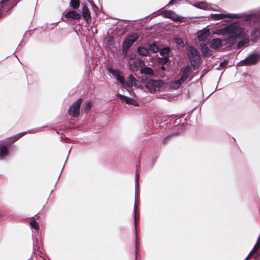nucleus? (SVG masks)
I'll use <instances>...</instances> for the list:
<instances>
[{"label":"nucleus","instance_id":"10","mask_svg":"<svg viewBox=\"0 0 260 260\" xmlns=\"http://www.w3.org/2000/svg\"><path fill=\"white\" fill-rule=\"evenodd\" d=\"M164 82L161 80L150 79L148 82V86H154L156 89H158L164 85Z\"/></svg>","mask_w":260,"mask_h":260},{"label":"nucleus","instance_id":"36","mask_svg":"<svg viewBox=\"0 0 260 260\" xmlns=\"http://www.w3.org/2000/svg\"><path fill=\"white\" fill-rule=\"evenodd\" d=\"M256 252H252V250L251 251V252H250V253L248 254V255L247 256L245 260H248L254 254H255Z\"/></svg>","mask_w":260,"mask_h":260},{"label":"nucleus","instance_id":"8","mask_svg":"<svg viewBox=\"0 0 260 260\" xmlns=\"http://www.w3.org/2000/svg\"><path fill=\"white\" fill-rule=\"evenodd\" d=\"M162 15L165 18L171 19L175 22H178L180 20V18L178 16H177L174 12L172 11H164L162 12Z\"/></svg>","mask_w":260,"mask_h":260},{"label":"nucleus","instance_id":"35","mask_svg":"<svg viewBox=\"0 0 260 260\" xmlns=\"http://www.w3.org/2000/svg\"><path fill=\"white\" fill-rule=\"evenodd\" d=\"M175 42H176V43L177 44H178V45H181H181H183V40H182L181 39H180V38H177V39H176V41H175Z\"/></svg>","mask_w":260,"mask_h":260},{"label":"nucleus","instance_id":"41","mask_svg":"<svg viewBox=\"0 0 260 260\" xmlns=\"http://www.w3.org/2000/svg\"><path fill=\"white\" fill-rule=\"evenodd\" d=\"M3 8V7H2V6H0V18L2 17L3 15H2V9Z\"/></svg>","mask_w":260,"mask_h":260},{"label":"nucleus","instance_id":"14","mask_svg":"<svg viewBox=\"0 0 260 260\" xmlns=\"http://www.w3.org/2000/svg\"><path fill=\"white\" fill-rule=\"evenodd\" d=\"M201 45L202 47V53L204 56H209L212 54V51L206 46L205 44H203L202 43Z\"/></svg>","mask_w":260,"mask_h":260},{"label":"nucleus","instance_id":"42","mask_svg":"<svg viewBox=\"0 0 260 260\" xmlns=\"http://www.w3.org/2000/svg\"><path fill=\"white\" fill-rule=\"evenodd\" d=\"M175 3V0H171L169 2V4L173 5Z\"/></svg>","mask_w":260,"mask_h":260},{"label":"nucleus","instance_id":"33","mask_svg":"<svg viewBox=\"0 0 260 260\" xmlns=\"http://www.w3.org/2000/svg\"><path fill=\"white\" fill-rule=\"evenodd\" d=\"M246 43V42L245 41V40L240 41L237 44V47L238 48H242L245 44Z\"/></svg>","mask_w":260,"mask_h":260},{"label":"nucleus","instance_id":"5","mask_svg":"<svg viewBox=\"0 0 260 260\" xmlns=\"http://www.w3.org/2000/svg\"><path fill=\"white\" fill-rule=\"evenodd\" d=\"M260 59V55L257 54H252L245 59L241 61L239 66H249L256 64Z\"/></svg>","mask_w":260,"mask_h":260},{"label":"nucleus","instance_id":"37","mask_svg":"<svg viewBox=\"0 0 260 260\" xmlns=\"http://www.w3.org/2000/svg\"><path fill=\"white\" fill-rule=\"evenodd\" d=\"M227 64H228L227 62L223 61L220 63V66L223 67H225L226 66H227Z\"/></svg>","mask_w":260,"mask_h":260},{"label":"nucleus","instance_id":"2","mask_svg":"<svg viewBox=\"0 0 260 260\" xmlns=\"http://www.w3.org/2000/svg\"><path fill=\"white\" fill-rule=\"evenodd\" d=\"M225 31L229 35L230 38H241L244 34V30L242 27L232 25L225 27Z\"/></svg>","mask_w":260,"mask_h":260},{"label":"nucleus","instance_id":"39","mask_svg":"<svg viewBox=\"0 0 260 260\" xmlns=\"http://www.w3.org/2000/svg\"><path fill=\"white\" fill-rule=\"evenodd\" d=\"M135 229L137 228V217H136V212L135 211Z\"/></svg>","mask_w":260,"mask_h":260},{"label":"nucleus","instance_id":"16","mask_svg":"<svg viewBox=\"0 0 260 260\" xmlns=\"http://www.w3.org/2000/svg\"><path fill=\"white\" fill-rule=\"evenodd\" d=\"M141 73L151 76L154 74V72L151 68L149 67H145L141 70Z\"/></svg>","mask_w":260,"mask_h":260},{"label":"nucleus","instance_id":"28","mask_svg":"<svg viewBox=\"0 0 260 260\" xmlns=\"http://www.w3.org/2000/svg\"><path fill=\"white\" fill-rule=\"evenodd\" d=\"M175 135L176 134L170 135L166 137L165 138H164L162 141V144L164 145L166 144L168 142V141Z\"/></svg>","mask_w":260,"mask_h":260},{"label":"nucleus","instance_id":"18","mask_svg":"<svg viewBox=\"0 0 260 260\" xmlns=\"http://www.w3.org/2000/svg\"><path fill=\"white\" fill-rule=\"evenodd\" d=\"M26 132H23L21 133H19L14 137H12L9 139V140L10 141V143H14L15 141L18 140L19 139H20L21 137L24 136L25 134H26Z\"/></svg>","mask_w":260,"mask_h":260},{"label":"nucleus","instance_id":"12","mask_svg":"<svg viewBox=\"0 0 260 260\" xmlns=\"http://www.w3.org/2000/svg\"><path fill=\"white\" fill-rule=\"evenodd\" d=\"M117 96L119 97V98L122 101H124L127 104L129 105H137L136 103L137 102L131 99L127 98L124 95H122L120 94H118Z\"/></svg>","mask_w":260,"mask_h":260},{"label":"nucleus","instance_id":"44","mask_svg":"<svg viewBox=\"0 0 260 260\" xmlns=\"http://www.w3.org/2000/svg\"><path fill=\"white\" fill-rule=\"evenodd\" d=\"M161 69L163 71H165L166 70V68L164 66H161Z\"/></svg>","mask_w":260,"mask_h":260},{"label":"nucleus","instance_id":"40","mask_svg":"<svg viewBox=\"0 0 260 260\" xmlns=\"http://www.w3.org/2000/svg\"><path fill=\"white\" fill-rule=\"evenodd\" d=\"M93 10L95 12L96 11L99 10V8L95 6L94 4H93Z\"/></svg>","mask_w":260,"mask_h":260},{"label":"nucleus","instance_id":"19","mask_svg":"<svg viewBox=\"0 0 260 260\" xmlns=\"http://www.w3.org/2000/svg\"><path fill=\"white\" fill-rule=\"evenodd\" d=\"M70 6L74 10H77L80 6V0H71Z\"/></svg>","mask_w":260,"mask_h":260},{"label":"nucleus","instance_id":"24","mask_svg":"<svg viewBox=\"0 0 260 260\" xmlns=\"http://www.w3.org/2000/svg\"><path fill=\"white\" fill-rule=\"evenodd\" d=\"M195 6L199 9L206 10L208 8L207 6L204 2H199L195 5Z\"/></svg>","mask_w":260,"mask_h":260},{"label":"nucleus","instance_id":"25","mask_svg":"<svg viewBox=\"0 0 260 260\" xmlns=\"http://www.w3.org/2000/svg\"><path fill=\"white\" fill-rule=\"evenodd\" d=\"M109 71L111 73L113 76L116 77V78L120 75V72L117 70H113L112 68H110Z\"/></svg>","mask_w":260,"mask_h":260},{"label":"nucleus","instance_id":"17","mask_svg":"<svg viewBox=\"0 0 260 260\" xmlns=\"http://www.w3.org/2000/svg\"><path fill=\"white\" fill-rule=\"evenodd\" d=\"M138 53L142 56H147L149 54V50L144 47H139L138 48Z\"/></svg>","mask_w":260,"mask_h":260},{"label":"nucleus","instance_id":"27","mask_svg":"<svg viewBox=\"0 0 260 260\" xmlns=\"http://www.w3.org/2000/svg\"><path fill=\"white\" fill-rule=\"evenodd\" d=\"M30 225L31 226V228L34 229L35 230H37L39 229V224L35 219L31 220L30 222Z\"/></svg>","mask_w":260,"mask_h":260},{"label":"nucleus","instance_id":"15","mask_svg":"<svg viewBox=\"0 0 260 260\" xmlns=\"http://www.w3.org/2000/svg\"><path fill=\"white\" fill-rule=\"evenodd\" d=\"M9 154V150L6 146L0 145V158H3Z\"/></svg>","mask_w":260,"mask_h":260},{"label":"nucleus","instance_id":"6","mask_svg":"<svg viewBox=\"0 0 260 260\" xmlns=\"http://www.w3.org/2000/svg\"><path fill=\"white\" fill-rule=\"evenodd\" d=\"M83 19L85 21L87 24L91 22V17L89 9L86 5H82V15H81Z\"/></svg>","mask_w":260,"mask_h":260},{"label":"nucleus","instance_id":"3","mask_svg":"<svg viewBox=\"0 0 260 260\" xmlns=\"http://www.w3.org/2000/svg\"><path fill=\"white\" fill-rule=\"evenodd\" d=\"M187 55L192 65L197 64L200 62V54L196 48L189 46L187 49Z\"/></svg>","mask_w":260,"mask_h":260},{"label":"nucleus","instance_id":"30","mask_svg":"<svg viewBox=\"0 0 260 260\" xmlns=\"http://www.w3.org/2000/svg\"><path fill=\"white\" fill-rule=\"evenodd\" d=\"M116 79L122 85H124L125 84V81L124 78L122 76H121L120 75H119L117 78Z\"/></svg>","mask_w":260,"mask_h":260},{"label":"nucleus","instance_id":"11","mask_svg":"<svg viewBox=\"0 0 260 260\" xmlns=\"http://www.w3.org/2000/svg\"><path fill=\"white\" fill-rule=\"evenodd\" d=\"M210 35V32L208 30H201L198 33V39L200 41H205Z\"/></svg>","mask_w":260,"mask_h":260},{"label":"nucleus","instance_id":"23","mask_svg":"<svg viewBox=\"0 0 260 260\" xmlns=\"http://www.w3.org/2000/svg\"><path fill=\"white\" fill-rule=\"evenodd\" d=\"M170 51V48L168 47H165L161 49L160 51V54L161 56H165V55L168 54Z\"/></svg>","mask_w":260,"mask_h":260},{"label":"nucleus","instance_id":"43","mask_svg":"<svg viewBox=\"0 0 260 260\" xmlns=\"http://www.w3.org/2000/svg\"><path fill=\"white\" fill-rule=\"evenodd\" d=\"M156 161V158H154V159H153V161H152V166H153L155 164Z\"/></svg>","mask_w":260,"mask_h":260},{"label":"nucleus","instance_id":"20","mask_svg":"<svg viewBox=\"0 0 260 260\" xmlns=\"http://www.w3.org/2000/svg\"><path fill=\"white\" fill-rule=\"evenodd\" d=\"M128 82H126L125 83V84L126 85V86L127 87H131L133 85V84L136 82L137 81V80L136 79V78L132 75H129V76H128Z\"/></svg>","mask_w":260,"mask_h":260},{"label":"nucleus","instance_id":"7","mask_svg":"<svg viewBox=\"0 0 260 260\" xmlns=\"http://www.w3.org/2000/svg\"><path fill=\"white\" fill-rule=\"evenodd\" d=\"M64 17L68 19H71L74 20H78L81 19V15L80 13L75 10H71L64 15Z\"/></svg>","mask_w":260,"mask_h":260},{"label":"nucleus","instance_id":"32","mask_svg":"<svg viewBox=\"0 0 260 260\" xmlns=\"http://www.w3.org/2000/svg\"><path fill=\"white\" fill-rule=\"evenodd\" d=\"M170 60L169 56H165L160 60V62L164 64L167 63Z\"/></svg>","mask_w":260,"mask_h":260},{"label":"nucleus","instance_id":"4","mask_svg":"<svg viewBox=\"0 0 260 260\" xmlns=\"http://www.w3.org/2000/svg\"><path fill=\"white\" fill-rule=\"evenodd\" d=\"M82 102V99L79 98L74 102L69 108L68 113L74 117H77L79 115L80 108Z\"/></svg>","mask_w":260,"mask_h":260},{"label":"nucleus","instance_id":"29","mask_svg":"<svg viewBox=\"0 0 260 260\" xmlns=\"http://www.w3.org/2000/svg\"><path fill=\"white\" fill-rule=\"evenodd\" d=\"M146 88L151 93H155L157 90V89L154 86H148V83L146 85Z\"/></svg>","mask_w":260,"mask_h":260},{"label":"nucleus","instance_id":"1","mask_svg":"<svg viewBox=\"0 0 260 260\" xmlns=\"http://www.w3.org/2000/svg\"><path fill=\"white\" fill-rule=\"evenodd\" d=\"M138 36L137 34L128 35L122 43V52L124 56H126L129 48L138 39Z\"/></svg>","mask_w":260,"mask_h":260},{"label":"nucleus","instance_id":"26","mask_svg":"<svg viewBox=\"0 0 260 260\" xmlns=\"http://www.w3.org/2000/svg\"><path fill=\"white\" fill-rule=\"evenodd\" d=\"M183 82V81L180 80V78L175 81L173 84L174 88L176 89L178 88Z\"/></svg>","mask_w":260,"mask_h":260},{"label":"nucleus","instance_id":"31","mask_svg":"<svg viewBox=\"0 0 260 260\" xmlns=\"http://www.w3.org/2000/svg\"><path fill=\"white\" fill-rule=\"evenodd\" d=\"M91 108V103L90 102H87L84 107V110L86 112H88Z\"/></svg>","mask_w":260,"mask_h":260},{"label":"nucleus","instance_id":"21","mask_svg":"<svg viewBox=\"0 0 260 260\" xmlns=\"http://www.w3.org/2000/svg\"><path fill=\"white\" fill-rule=\"evenodd\" d=\"M149 50L153 53H156L159 51V48L154 43L149 45Z\"/></svg>","mask_w":260,"mask_h":260},{"label":"nucleus","instance_id":"9","mask_svg":"<svg viewBox=\"0 0 260 260\" xmlns=\"http://www.w3.org/2000/svg\"><path fill=\"white\" fill-rule=\"evenodd\" d=\"M212 19L215 20H221L226 18H237L234 14H214L211 15Z\"/></svg>","mask_w":260,"mask_h":260},{"label":"nucleus","instance_id":"13","mask_svg":"<svg viewBox=\"0 0 260 260\" xmlns=\"http://www.w3.org/2000/svg\"><path fill=\"white\" fill-rule=\"evenodd\" d=\"M221 46V41L220 39H214L210 43V47L213 49H217Z\"/></svg>","mask_w":260,"mask_h":260},{"label":"nucleus","instance_id":"34","mask_svg":"<svg viewBox=\"0 0 260 260\" xmlns=\"http://www.w3.org/2000/svg\"><path fill=\"white\" fill-rule=\"evenodd\" d=\"M188 76L189 75H186L182 74L180 78V80L183 81L184 82L186 80V79L188 78Z\"/></svg>","mask_w":260,"mask_h":260},{"label":"nucleus","instance_id":"38","mask_svg":"<svg viewBox=\"0 0 260 260\" xmlns=\"http://www.w3.org/2000/svg\"><path fill=\"white\" fill-rule=\"evenodd\" d=\"M136 177L137 179H138L139 177V173L138 169H137V171H136Z\"/></svg>","mask_w":260,"mask_h":260},{"label":"nucleus","instance_id":"22","mask_svg":"<svg viewBox=\"0 0 260 260\" xmlns=\"http://www.w3.org/2000/svg\"><path fill=\"white\" fill-rule=\"evenodd\" d=\"M191 68L189 66H186L181 69V74L189 75V73L190 72Z\"/></svg>","mask_w":260,"mask_h":260}]
</instances>
